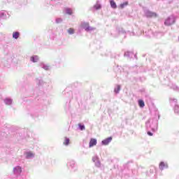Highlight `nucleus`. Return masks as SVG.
<instances>
[{
    "label": "nucleus",
    "instance_id": "1a4fd4ad",
    "mask_svg": "<svg viewBox=\"0 0 179 179\" xmlns=\"http://www.w3.org/2000/svg\"><path fill=\"white\" fill-rule=\"evenodd\" d=\"M138 106L141 108H143V107H145V102L143 101V100H141V99L138 100Z\"/></svg>",
    "mask_w": 179,
    "mask_h": 179
},
{
    "label": "nucleus",
    "instance_id": "7ed1b4c3",
    "mask_svg": "<svg viewBox=\"0 0 179 179\" xmlns=\"http://www.w3.org/2000/svg\"><path fill=\"white\" fill-rule=\"evenodd\" d=\"M113 141V137H108V138H106L105 140L102 141V145H107L110 142Z\"/></svg>",
    "mask_w": 179,
    "mask_h": 179
},
{
    "label": "nucleus",
    "instance_id": "9d476101",
    "mask_svg": "<svg viewBox=\"0 0 179 179\" xmlns=\"http://www.w3.org/2000/svg\"><path fill=\"white\" fill-rule=\"evenodd\" d=\"M31 61H32V62H37V61H38V57L35 56L31 57Z\"/></svg>",
    "mask_w": 179,
    "mask_h": 179
},
{
    "label": "nucleus",
    "instance_id": "f03ea898",
    "mask_svg": "<svg viewBox=\"0 0 179 179\" xmlns=\"http://www.w3.org/2000/svg\"><path fill=\"white\" fill-rule=\"evenodd\" d=\"M89 145L90 148H93V146H96V145H97V140L96 138H91Z\"/></svg>",
    "mask_w": 179,
    "mask_h": 179
},
{
    "label": "nucleus",
    "instance_id": "6e6552de",
    "mask_svg": "<svg viewBox=\"0 0 179 179\" xmlns=\"http://www.w3.org/2000/svg\"><path fill=\"white\" fill-rule=\"evenodd\" d=\"M110 6L113 9H117V3H115V1H114L113 0H111L110 1Z\"/></svg>",
    "mask_w": 179,
    "mask_h": 179
},
{
    "label": "nucleus",
    "instance_id": "f3484780",
    "mask_svg": "<svg viewBox=\"0 0 179 179\" xmlns=\"http://www.w3.org/2000/svg\"><path fill=\"white\" fill-rule=\"evenodd\" d=\"M78 127H80V129L81 131H84V129H85V126L84 125H82V124H79Z\"/></svg>",
    "mask_w": 179,
    "mask_h": 179
},
{
    "label": "nucleus",
    "instance_id": "f8f14e48",
    "mask_svg": "<svg viewBox=\"0 0 179 179\" xmlns=\"http://www.w3.org/2000/svg\"><path fill=\"white\" fill-rule=\"evenodd\" d=\"M26 156H27V158L29 159V157H33L34 155H33V152H29L26 153Z\"/></svg>",
    "mask_w": 179,
    "mask_h": 179
},
{
    "label": "nucleus",
    "instance_id": "4468645a",
    "mask_svg": "<svg viewBox=\"0 0 179 179\" xmlns=\"http://www.w3.org/2000/svg\"><path fill=\"white\" fill-rule=\"evenodd\" d=\"M68 33L69 34H73V33H75V29H73V28H70L68 29Z\"/></svg>",
    "mask_w": 179,
    "mask_h": 179
},
{
    "label": "nucleus",
    "instance_id": "aec40b11",
    "mask_svg": "<svg viewBox=\"0 0 179 179\" xmlns=\"http://www.w3.org/2000/svg\"><path fill=\"white\" fill-rule=\"evenodd\" d=\"M120 85H118V86H117V90H115V92L116 93H118V92H120Z\"/></svg>",
    "mask_w": 179,
    "mask_h": 179
},
{
    "label": "nucleus",
    "instance_id": "2eb2a0df",
    "mask_svg": "<svg viewBox=\"0 0 179 179\" xmlns=\"http://www.w3.org/2000/svg\"><path fill=\"white\" fill-rule=\"evenodd\" d=\"M127 5H128V2H124L122 4H120V7L121 8V9H124V8H125V6H127Z\"/></svg>",
    "mask_w": 179,
    "mask_h": 179
},
{
    "label": "nucleus",
    "instance_id": "39448f33",
    "mask_svg": "<svg viewBox=\"0 0 179 179\" xmlns=\"http://www.w3.org/2000/svg\"><path fill=\"white\" fill-rule=\"evenodd\" d=\"M82 27H83V29H85V30H86V31H89L90 30H92L90 27H89V23L87 22L83 24Z\"/></svg>",
    "mask_w": 179,
    "mask_h": 179
},
{
    "label": "nucleus",
    "instance_id": "412c9836",
    "mask_svg": "<svg viewBox=\"0 0 179 179\" xmlns=\"http://www.w3.org/2000/svg\"><path fill=\"white\" fill-rule=\"evenodd\" d=\"M9 103L10 104V103H12L11 100H8Z\"/></svg>",
    "mask_w": 179,
    "mask_h": 179
},
{
    "label": "nucleus",
    "instance_id": "6ab92c4d",
    "mask_svg": "<svg viewBox=\"0 0 179 179\" xmlns=\"http://www.w3.org/2000/svg\"><path fill=\"white\" fill-rule=\"evenodd\" d=\"M148 135H149V136H153V133L150 132V131H148Z\"/></svg>",
    "mask_w": 179,
    "mask_h": 179
},
{
    "label": "nucleus",
    "instance_id": "ddd939ff",
    "mask_svg": "<svg viewBox=\"0 0 179 179\" xmlns=\"http://www.w3.org/2000/svg\"><path fill=\"white\" fill-rule=\"evenodd\" d=\"M94 8L96 9V10H99V9H101V6L100 4H96L94 6Z\"/></svg>",
    "mask_w": 179,
    "mask_h": 179
},
{
    "label": "nucleus",
    "instance_id": "dca6fc26",
    "mask_svg": "<svg viewBox=\"0 0 179 179\" xmlns=\"http://www.w3.org/2000/svg\"><path fill=\"white\" fill-rule=\"evenodd\" d=\"M66 13H67V15H71L72 14V10L70 8H66Z\"/></svg>",
    "mask_w": 179,
    "mask_h": 179
},
{
    "label": "nucleus",
    "instance_id": "0eeeda50",
    "mask_svg": "<svg viewBox=\"0 0 179 179\" xmlns=\"http://www.w3.org/2000/svg\"><path fill=\"white\" fill-rule=\"evenodd\" d=\"M20 36V33L18 31H15L13 33V38H15V40H17V38Z\"/></svg>",
    "mask_w": 179,
    "mask_h": 179
},
{
    "label": "nucleus",
    "instance_id": "a211bd4d",
    "mask_svg": "<svg viewBox=\"0 0 179 179\" xmlns=\"http://www.w3.org/2000/svg\"><path fill=\"white\" fill-rule=\"evenodd\" d=\"M18 170L19 173H22V168L20 166H17V168H15L14 170Z\"/></svg>",
    "mask_w": 179,
    "mask_h": 179
},
{
    "label": "nucleus",
    "instance_id": "423d86ee",
    "mask_svg": "<svg viewBox=\"0 0 179 179\" xmlns=\"http://www.w3.org/2000/svg\"><path fill=\"white\" fill-rule=\"evenodd\" d=\"M167 167H169V165H167V164H165L164 162H161L159 164V169L161 170H164V169H167Z\"/></svg>",
    "mask_w": 179,
    "mask_h": 179
},
{
    "label": "nucleus",
    "instance_id": "f257e3e1",
    "mask_svg": "<svg viewBox=\"0 0 179 179\" xmlns=\"http://www.w3.org/2000/svg\"><path fill=\"white\" fill-rule=\"evenodd\" d=\"M145 16L146 17H157V13L148 10L145 13Z\"/></svg>",
    "mask_w": 179,
    "mask_h": 179
},
{
    "label": "nucleus",
    "instance_id": "9b49d317",
    "mask_svg": "<svg viewBox=\"0 0 179 179\" xmlns=\"http://www.w3.org/2000/svg\"><path fill=\"white\" fill-rule=\"evenodd\" d=\"M64 145H65L66 146H68V145H69V138L66 137L65 138Z\"/></svg>",
    "mask_w": 179,
    "mask_h": 179
},
{
    "label": "nucleus",
    "instance_id": "20e7f679",
    "mask_svg": "<svg viewBox=\"0 0 179 179\" xmlns=\"http://www.w3.org/2000/svg\"><path fill=\"white\" fill-rule=\"evenodd\" d=\"M173 23H174V20L173 18H168L165 21V24H166V26H171Z\"/></svg>",
    "mask_w": 179,
    "mask_h": 179
}]
</instances>
